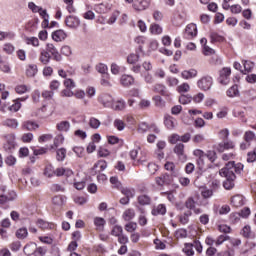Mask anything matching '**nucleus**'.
Here are the masks:
<instances>
[{
    "mask_svg": "<svg viewBox=\"0 0 256 256\" xmlns=\"http://www.w3.org/2000/svg\"><path fill=\"white\" fill-rule=\"evenodd\" d=\"M234 169H235V161H230L226 163L225 167L219 171L220 176L225 177L226 179L223 182V187L228 191H230V189H233V187H235V179H237V176L233 171Z\"/></svg>",
    "mask_w": 256,
    "mask_h": 256,
    "instance_id": "f257e3e1",
    "label": "nucleus"
},
{
    "mask_svg": "<svg viewBox=\"0 0 256 256\" xmlns=\"http://www.w3.org/2000/svg\"><path fill=\"white\" fill-rule=\"evenodd\" d=\"M17 147V142H15V136L10 134L6 137V143L3 145V149L7 155H13Z\"/></svg>",
    "mask_w": 256,
    "mask_h": 256,
    "instance_id": "f03ea898",
    "label": "nucleus"
},
{
    "mask_svg": "<svg viewBox=\"0 0 256 256\" xmlns=\"http://www.w3.org/2000/svg\"><path fill=\"white\" fill-rule=\"evenodd\" d=\"M44 50L48 55H51L54 61H57L58 63L63 61V56H61V53H59V50H57L55 45L48 43L46 44V48Z\"/></svg>",
    "mask_w": 256,
    "mask_h": 256,
    "instance_id": "7ed1b4c3",
    "label": "nucleus"
},
{
    "mask_svg": "<svg viewBox=\"0 0 256 256\" xmlns=\"http://www.w3.org/2000/svg\"><path fill=\"white\" fill-rule=\"evenodd\" d=\"M197 85L201 91H209L213 87V78L211 76H203L198 80Z\"/></svg>",
    "mask_w": 256,
    "mask_h": 256,
    "instance_id": "20e7f679",
    "label": "nucleus"
},
{
    "mask_svg": "<svg viewBox=\"0 0 256 256\" xmlns=\"http://www.w3.org/2000/svg\"><path fill=\"white\" fill-rule=\"evenodd\" d=\"M173 177L177 176H174L173 174L164 173L156 178V183L157 185H159V187H163V185H173Z\"/></svg>",
    "mask_w": 256,
    "mask_h": 256,
    "instance_id": "39448f33",
    "label": "nucleus"
},
{
    "mask_svg": "<svg viewBox=\"0 0 256 256\" xmlns=\"http://www.w3.org/2000/svg\"><path fill=\"white\" fill-rule=\"evenodd\" d=\"M229 77H231V68H223L219 72L218 82L221 85H229Z\"/></svg>",
    "mask_w": 256,
    "mask_h": 256,
    "instance_id": "423d86ee",
    "label": "nucleus"
},
{
    "mask_svg": "<svg viewBox=\"0 0 256 256\" xmlns=\"http://www.w3.org/2000/svg\"><path fill=\"white\" fill-rule=\"evenodd\" d=\"M214 149L218 151V153H224L229 149H235V142L225 140L218 145H214Z\"/></svg>",
    "mask_w": 256,
    "mask_h": 256,
    "instance_id": "0eeeda50",
    "label": "nucleus"
},
{
    "mask_svg": "<svg viewBox=\"0 0 256 256\" xmlns=\"http://www.w3.org/2000/svg\"><path fill=\"white\" fill-rule=\"evenodd\" d=\"M65 25L69 27V29H77V27L81 25V20H79L77 16L69 15L65 19Z\"/></svg>",
    "mask_w": 256,
    "mask_h": 256,
    "instance_id": "6e6552de",
    "label": "nucleus"
},
{
    "mask_svg": "<svg viewBox=\"0 0 256 256\" xmlns=\"http://www.w3.org/2000/svg\"><path fill=\"white\" fill-rule=\"evenodd\" d=\"M174 153L177 154L179 161L185 163L187 161V155H185V144L178 143L174 147Z\"/></svg>",
    "mask_w": 256,
    "mask_h": 256,
    "instance_id": "1a4fd4ad",
    "label": "nucleus"
},
{
    "mask_svg": "<svg viewBox=\"0 0 256 256\" xmlns=\"http://www.w3.org/2000/svg\"><path fill=\"white\" fill-rule=\"evenodd\" d=\"M184 37L185 39H193V37H197V25L188 24L184 32Z\"/></svg>",
    "mask_w": 256,
    "mask_h": 256,
    "instance_id": "9d476101",
    "label": "nucleus"
},
{
    "mask_svg": "<svg viewBox=\"0 0 256 256\" xmlns=\"http://www.w3.org/2000/svg\"><path fill=\"white\" fill-rule=\"evenodd\" d=\"M15 199H17V193L11 190L7 194L0 195V205H5V203H9V201H15Z\"/></svg>",
    "mask_w": 256,
    "mask_h": 256,
    "instance_id": "9b49d317",
    "label": "nucleus"
},
{
    "mask_svg": "<svg viewBox=\"0 0 256 256\" xmlns=\"http://www.w3.org/2000/svg\"><path fill=\"white\" fill-rule=\"evenodd\" d=\"M98 101L103 104V107H111L113 105V96L109 94H102L99 96Z\"/></svg>",
    "mask_w": 256,
    "mask_h": 256,
    "instance_id": "f8f14e48",
    "label": "nucleus"
},
{
    "mask_svg": "<svg viewBox=\"0 0 256 256\" xmlns=\"http://www.w3.org/2000/svg\"><path fill=\"white\" fill-rule=\"evenodd\" d=\"M151 5V0L135 1L133 8L135 11H145Z\"/></svg>",
    "mask_w": 256,
    "mask_h": 256,
    "instance_id": "ddd939ff",
    "label": "nucleus"
},
{
    "mask_svg": "<svg viewBox=\"0 0 256 256\" xmlns=\"http://www.w3.org/2000/svg\"><path fill=\"white\" fill-rule=\"evenodd\" d=\"M153 92L159 93L162 97H169V95H171L169 90H167V87L163 84H155L153 86Z\"/></svg>",
    "mask_w": 256,
    "mask_h": 256,
    "instance_id": "4468645a",
    "label": "nucleus"
},
{
    "mask_svg": "<svg viewBox=\"0 0 256 256\" xmlns=\"http://www.w3.org/2000/svg\"><path fill=\"white\" fill-rule=\"evenodd\" d=\"M52 39L53 41H56V43H59L67 39V34L63 30H56L52 33Z\"/></svg>",
    "mask_w": 256,
    "mask_h": 256,
    "instance_id": "2eb2a0df",
    "label": "nucleus"
},
{
    "mask_svg": "<svg viewBox=\"0 0 256 256\" xmlns=\"http://www.w3.org/2000/svg\"><path fill=\"white\" fill-rule=\"evenodd\" d=\"M120 83L123 87H131L135 83V78L131 75L124 74L121 76Z\"/></svg>",
    "mask_w": 256,
    "mask_h": 256,
    "instance_id": "dca6fc26",
    "label": "nucleus"
},
{
    "mask_svg": "<svg viewBox=\"0 0 256 256\" xmlns=\"http://www.w3.org/2000/svg\"><path fill=\"white\" fill-rule=\"evenodd\" d=\"M241 235L245 238V239H255L256 234L255 232H253L251 230V226L250 225H245L241 231Z\"/></svg>",
    "mask_w": 256,
    "mask_h": 256,
    "instance_id": "f3484780",
    "label": "nucleus"
},
{
    "mask_svg": "<svg viewBox=\"0 0 256 256\" xmlns=\"http://www.w3.org/2000/svg\"><path fill=\"white\" fill-rule=\"evenodd\" d=\"M22 129L26 131H35V129H39V124H37V122L28 120L23 122Z\"/></svg>",
    "mask_w": 256,
    "mask_h": 256,
    "instance_id": "a211bd4d",
    "label": "nucleus"
},
{
    "mask_svg": "<svg viewBox=\"0 0 256 256\" xmlns=\"http://www.w3.org/2000/svg\"><path fill=\"white\" fill-rule=\"evenodd\" d=\"M39 61L42 62L43 65H49L51 62V54H48L45 49L41 50Z\"/></svg>",
    "mask_w": 256,
    "mask_h": 256,
    "instance_id": "6ab92c4d",
    "label": "nucleus"
},
{
    "mask_svg": "<svg viewBox=\"0 0 256 256\" xmlns=\"http://www.w3.org/2000/svg\"><path fill=\"white\" fill-rule=\"evenodd\" d=\"M107 221L104 220L103 217H95L94 218V225L97 231H103L105 229Z\"/></svg>",
    "mask_w": 256,
    "mask_h": 256,
    "instance_id": "aec40b11",
    "label": "nucleus"
},
{
    "mask_svg": "<svg viewBox=\"0 0 256 256\" xmlns=\"http://www.w3.org/2000/svg\"><path fill=\"white\" fill-rule=\"evenodd\" d=\"M197 70L196 69H190V70H184L181 73V77L183 79H193L195 77H197Z\"/></svg>",
    "mask_w": 256,
    "mask_h": 256,
    "instance_id": "412c9836",
    "label": "nucleus"
},
{
    "mask_svg": "<svg viewBox=\"0 0 256 256\" xmlns=\"http://www.w3.org/2000/svg\"><path fill=\"white\" fill-rule=\"evenodd\" d=\"M231 203L234 207H243L245 201L243 200L242 195H235L231 198Z\"/></svg>",
    "mask_w": 256,
    "mask_h": 256,
    "instance_id": "4be33fe9",
    "label": "nucleus"
},
{
    "mask_svg": "<svg viewBox=\"0 0 256 256\" xmlns=\"http://www.w3.org/2000/svg\"><path fill=\"white\" fill-rule=\"evenodd\" d=\"M167 213V207L165 204H159L156 208L152 210V215L157 217V215H165Z\"/></svg>",
    "mask_w": 256,
    "mask_h": 256,
    "instance_id": "5701e85b",
    "label": "nucleus"
},
{
    "mask_svg": "<svg viewBox=\"0 0 256 256\" xmlns=\"http://www.w3.org/2000/svg\"><path fill=\"white\" fill-rule=\"evenodd\" d=\"M164 167H165L166 171H170V175H173L174 177L179 176V171L175 169V163L166 162Z\"/></svg>",
    "mask_w": 256,
    "mask_h": 256,
    "instance_id": "b1692460",
    "label": "nucleus"
},
{
    "mask_svg": "<svg viewBox=\"0 0 256 256\" xmlns=\"http://www.w3.org/2000/svg\"><path fill=\"white\" fill-rule=\"evenodd\" d=\"M164 125L167 129H174L175 128V118L171 115H166L164 117Z\"/></svg>",
    "mask_w": 256,
    "mask_h": 256,
    "instance_id": "393cba45",
    "label": "nucleus"
},
{
    "mask_svg": "<svg viewBox=\"0 0 256 256\" xmlns=\"http://www.w3.org/2000/svg\"><path fill=\"white\" fill-rule=\"evenodd\" d=\"M114 111H123L126 107V103L124 100H118L116 102H112V105L110 106Z\"/></svg>",
    "mask_w": 256,
    "mask_h": 256,
    "instance_id": "a878e982",
    "label": "nucleus"
},
{
    "mask_svg": "<svg viewBox=\"0 0 256 256\" xmlns=\"http://www.w3.org/2000/svg\"><path fill=\"white\" fill-rule=\"evenodd\" d=\"M66 197L63 195H56L52 198L53 205H57L58 207H62L65 204Z\"/></svg>",
    "mask_w": 256,
    "mask_h": 256,
    "instance_id": "bb28decb",
    "label": "nucleus"
},
{
    "mask_svg": "<svg viewBox=\"0 0 256 256\" xmlns=\"http://www.w3.org/2000/svg\"><path fill=\"white\" fill-rule=\"evenodd\" d=\"M191 215H193V212H191V210H187L186 212H184L183 215H180L179 221L181 225H187V223H189V217H191Z\"/></svg>",
    "mask_w": 256,
    "mask_h": 256,
    "instance_id": "cd10ccee",
    "label": "nucleus"
},
{
    "mask_svg": "<svg viewBox=\"0 0 256 256\" xmlns=\"http://www.w3.org/2000/svg\"><path fill=\"white\" fill-rule=\"evenodd\" d=\"M66 157H67V149L59 148L56 150V160L57 161H65Z\"/></svg>",
    "mask_w": 256,
    "mask_h": 256,
    "instance_id": "c85d7f7f",
    "label": "nucleus"
},
{
    "mask_svg": "<svg viewBox=\"0 0 256 256\" xmlns=\"http://www.w3.org/2000/svg\"><path fill=\"white\" fill-rule=\"evenodd\" d=\"M27 98H18L14 101V104L12 106H9V111H14V113H17L19 109H21V101H25Z\"/></svg>",
    "mask_w": 256,
    "mask_h": 256,
    "instance_id": "c756f323",
    "label": "nucleus"
},
{
    "mask_svg": "<svg viewBox=\"0 0 256 256\" xmlns=\"http://www.w3.org/2000/svg\"><path fill=\"white\" fill-rule=\"evenodd\" d=\"M194 244L193 243H185L183 248V253L187 256L195 255V251L193 250Z\"/></svg>",
    "mask_w": 256,
    "mask_h": 256,
    "instance_id": "7c9ffc66",
    "label": "nucleus"
},
{
    "mask_svg": "<svg viewBox=\"0 0 256 256\" xmlns=\"http://www.w3.org/2000/svg\"><path fill=\"white\" fill-rule=\"evenodd\" d=\"M70 128H71V123H69V121H61L56 126V129H58L59 131H64V132L69 131Z\"/></svg>",
    "mask_w": 256,
    "mask_h": 256,
    "instance_id": "2f4dec72",
    "label": "nucleus"
},
{
    "mask_svg": "<svg viewBox=\"0 0 256 256\" xmlns=\"http://www.w3.org/2000/svg\"><path fill=\"white\" fill-rule=\"evenodd\" d=\"M27 235H29V231L25 227L19 228L16 231L17 239H27Z\"/></svg>",
    "mask_w": 256,
    "mask_h": 256,
    "instance_id": "473e14b6",
    "label": "nucleus"
},
{
    "mask_svg": "<svg viewBox=\"0 0 256 256\" xmlns=\"http://www.w3.org/2000/svg\"><path fill=\"white\" fill-rule=\"evenodd\" d=\"M226 95L228 97H237V95H239V86L235 84L232 87H230L227 90Z\"/></svg>",
    "mask_w": 256,
    "mask_h": 256,
    "instance_id": "72a5a7b5",
    "label": "nucleus"
},
{
    "mask_svg": "<svg viewBox=\"0 0 256 256\" xmlns=\"http://www.w3.org/2000/svg\"><path fill=\"white\" fill-rule=\"evenodd\" d=\"M211 43H222L224 41V37L219 35L217 32L210 33Z\"/></svg>",
    "mask_w": 256,
    "mask_h": 256,
    "instance_id": "f704fd0d",
    "label": "nucleus"
},
{
    "mask_svg": "<svg viewBox=\"0 0 256 256\" xmlns=\"http://www.w3.org/2000/svg\"><path fill=\"white\" fill-rule=\"evenodd\" d=\"M150 33H152V35H161L163 28L159 24H151Z\"/></svg>",
    "mask_w": 256,
    "mask_h": 256,
    "instance_id": "c9c22d12",
    "label": "nucleus"
},
{
    "mask_svg": "<svg viewBox=\"0 0 256 256\" xmlns=\"http://www.w3.org/2000/svg\"><path fill=\"white\" fill-rule=\"evenodd\" d=\"M242 63L244 66L245 75H247V73H251V71H253V67H255V63H253L251 61H247V60H244Z\"/></svg>",
    "mask_w": 256,
    "mask_h": 256,
    "instance_id": "e433bc0d",
    "label": "nucleus"
},
{
    "mask_svg": "<svg viewBox=\"0 0 256 256\" xmlns=\"http://www.w3.org/2000/svg\"><path fill=\"white\" fill-rule=\"evenodd\" d=\"M205 157H207L211 163H215V161H217V152H215V150H208L205 153Z\"/></svg>",
    "mask_w": 256,
    "mask_h": 256,
    "instance_id": "4c0bfd02",
    "label": "nucleus"
},
{
    "mask_svg": "<svg viewBox=\"0 0 256 256\" xmlns=\"http://www.w3.org/2000/svg\"><path fill=\"white\" fill-rule=\"evenodd\" d=\"M191 101H193V97H191V95H181L179 97V103H181V105H187L189 103H191Z\"/></svg>",
    "mask_w": 256,
    "mask_h": 256,
    "instance_id": "58836bf2",
    "label": "nucleus"
},
{
    "mask_svg": "<svg viewBox=\"0 0 256 256\" xmlns=\"http://www.w3.org/2000/svg\"><path fill=\"white\" fill-rule=\"evenodd\" d=\"M138 203L139 205H150L151 198L147 195H140L138 197Z\"/></svg>",
    "mask_w": 256,
    "mask_h": 256,
    "instance_id": "ea45409f",
    "label": "nucleus"
},
{
    "mask_svg": "<svg viewBox=\"0 0 256 256\" xmlns=\"http://www.w3.org/2000/svg\"><path fill=\"white\" fill-rule=\"evenodd\" d=\"M122 195H125L128 199H132V197H135V190L130 188H123L121 190Z\"/></svg>",
    "mask_w": 256,
    "mask_h": 256,
    "instance_id": "a19ab883",
    "label": "nucleus"
},
{
    "mask_svg": "<svg viewBox=\"0 0 256 256\" xmlns=\"http://www.w3.org/2000/svg\"><path fill=\"white\" fill-rule=\"evenodd\" d=\"M175 237L176 239H185L187 237V229L180 228L175 231Z\"/></svg>",
    "mask_w": 256,
    "mask_h": 256,
    "instance_id": "79ce46f5",
    "label": "nucleus"
},
{
    "mask_svg": "<svg viewBox=\"0 0 256 256\" xmlns=\"http://www.w3.org/2000/svg\"><path fill=\"white\" fill-rule=\"evenodd\" d=\"M27 77H35L37 75V65H30L26 70Z\"/></svg>",
    "mask_w": 256,
    "mask_h": 256,
    "instance_id": "37998d69",
    "label": "nucleus"
},
{
    "mask_svg": "<svg viewBox=\"0 0 256 256\" xmlns=\"http://www.w3.org/2000/svg\"><path fill=\"white\" fill-rule=\"evenodd\" d=\"M5 163L9 167H13L17 163V158L13 156V154H8V156L5 158Z\"/></svg>",
    "mask_w": 256,
    "mask_h": 256,
    "instance_id": "c03bdc74",
    "label": "nucleus"
},
{
    "mask_svg": "<svg viewBox=\"0 0 256 256\" xmlns=\"http://www.w3.org/2000/svg\"><path fill=\"white\" fill-rule=\"evenodd\" d=\"M97 71H98V73H101L103 77H109V74L107 73V71H108L107 65L99 64L97 66Z\"/></svg>",
    "mask_w": 256,
    "mask_h": 256,
    "instance_id": "a18cd8bd",
    "label": "nucleus"
},
{
    "mask_svg": "<svg viewBox=\"0 0 256 256\" xmlns=\"http://www.w3.org/2000/svg\"><path fill=\"white\" fill-rule=\"evenodd\" d=\"M89 126L91 127V129H99V127L101 126V121H99V119L97 118H90L89 120Z\"/></svg>",
    "mask_w": 256,
    "mask_h": 256,
    "instance_id": "49530a36",
    "label": "nucleus"
},
{
    "mask_svg": "<svg viewBox=\"0 0 256 256\" xmlns=\"http://www.w3.org/2000/svg\"><path fill=\"white\" fill-rule=\"evenodd\" d=\"M139 54H130L127 57V63H129L130 65H135V63H137V61H139Z\"/></svg>",
    "mask_w": 256,
    "mask_h": 256,
    "instance_id": "de8ad7c7",
    "label": "nucleus"
},
{
    "mask_svg": "<svg viewBox=\"0 0 256 256\" xmlns=\"http://www.w3.org/2000/svg\"><path fill=\"white\" fill-rule=\"evenodd\" d=\"M122 233H123V227L119 225L114 226L111 231V235H113L114 237H119L122 235Z\"/></svg>",
    "mask_w": 256,
    "mask_h": 256,
    "instance_id": "09e8293b",
    "label": "nucleus"
},
{
    "mask_svg": "<svg viewBox=\"0 0 256 256\" xmlns=\"http://www.w3.org/2000/svg\"><path fill=\"white\" fill-rule=\"evenodd\" d=\"M44 175L49 178H51V177H53V175H55V169L53 168V165H48L45 167Z\"/></svg>",
    "mask_w": 256,
    "mask_h": 256,
    "instance_id": "8fccbe9b",
    "label": "nucleus"
},
{
    "mask_svg": "<svg viewBox=\"0 0 256 256\" xmlns=\"http://www.w3.org/2000/svg\"><path fill=\"white\" fill-rule=\"evenodd\" d=\"M27 45H33V47H39V39L37 37H26Z\"/></svg>",
    "mask_w": 256,
    "mask_h": 256,
    "instance_id": "3c124183",
    "label": "nucleus"
},
{
    "mask_svg": "<svg viewBox=\"0 0 256 256\" xmlns=\"http://www.w3.org/2000/svg\"><path fill=\"white\" fill-rule=\"evenodd\" d=\"M4 125H6V127H11L12 129H17L19 123L15 119H7L4 122Z\"/></svg>",
    "mask_w": 256,
    "mask_h": 256,
    "instance_id": "603ef678",
    "label": "nucleus"
},
{
    "mask_svg": "<svg viewBox=\"0 0 256 256\" xmlns=\"http://www.w3.org/2000/svg\"><path fill=\"white\" fill-rule=\"evenodd\" d=\"M135 217V210L133 209H128L124 212V219L125 221H131Z\"/></svg>",
    "mask_w": 256,
    "mask_h": 256,
    "instance_id": "864d4df0",
    "label": "nucleus"
},
{
    "mask_svg": "<svg viewBox=\"0 0 256 256\" xmlns=\"http://www.w3.org/2000/svg\"><path fill=\"white\" fill-rule=\"evenodd\" d=\"M136 230H137V223L135 222H130L125 225V231H127L128 233H133V231H136Z\"/></svg>",
    "mask_w": 256,
    "mask_h": 256,
    "instance_id": "5fc2aeb1",
    "label": "nucleus"
},
{
    "mask_svg": "<svg viewBox=\"0 0 256 256\" xmlns=\"http://www.w3.org/2000/svg\"><path fill=\"white\" fill-rule=\"evenodd\" d=\"M63 141H65V138L63 136H57L54 139V144L51 146V149H55L57 147H59V145H62Z\"/></svg>",
    "mask_w": 256,
    "mask_h": 256,
    "instance_id": "6e6d98bb",
    "label": "nucleus"
},
{
    "mask_svg": "<svg viewBox=\"0 0 256 256\" xmlns=\"http://www.w3.org/2000/svg\"><path fill=\"white\" fill-rule=\"evenodd\" d=\"M185 207L193 211V209H195V200L192 197L188 198L185 202Z\"/></svg>",
    "mask_w": 256,
    "mask_h": 256,
    "instance_id": "4d7b16f0",
    "label": "nucleus"
},
{
    "mask_svg": "<svg viewBox=\"0 0 256 256\" xmlns=\"http://www.w3.org/2000/svg\"><path fill=\"white\" fill-rule=\"evenodd\" d=\"M166 83H167V85H169V87H175V86L179 85V80L175 77H168L166 79Z\"/></svg>",
    "mask_w": 256,
    "mask_h": 256,
    "instance_id": "13d9d810",
    "label": "nucleus"
},
{
    "mask_svg": "<svg viewBox=\"0 0 256 256\" xmlns=\"http://www.w3.org/2000/svg\"><path fill=\"white\" fill-rule=\"evenodd\" d=\"M237 215H238V217H243L244 219H247V217H249L251 215V209H249V207H245Z\"/></svg>",
    "mask_w": 256,
    "mask_h": 256,
    "instance_id": "bf43d9fd",
    "label": "nucleus"
},
{
    "mask_svg": "<svg viewBox=\"0 0 256 256\" xmlns=\"http://www.w3.org/2000/svg\"><path fill=\"white\" fill-rule=\"evenodd\" d=\"M114 127H116L118 131H123V129H125V122H123V120L116 119L114 121Z\"/></svg>",
    "mask_w": 256,
    "mask_h": 256,
    "instance_id": "052dcab7",
    "label": "nucleus"
},
{
    "mask_svg": "<svg viewBox=\"0 0 256 256\" xmlns=\"http://www.w3.org/2000/svg\"><path fill=\"white\" fill-rule=\"evenodd\" d=\"M61 55H65V57H69L71 56V47L70 46H62L61 50H60Z\"/></svg>",
    "mask_w": 256,
    "mask_h": 256,
    "instance_id": "680f3d73",
    "label": "nucleus"
},
{
    "mask_svg": "<svg viewBox=\"0 0 256 256\" xmlns=\"http://www.w3.org/2000/svg\"><path fill=\"white\" fill-rule=\"evenodd\" d=\"M64 86L66 87V89H74L75 81H73V79L71 78H68L64 80Z\"/></svg>",
    "mask_w": 256,
    "mask_h": 256,
    "instance_id": "e2e57ef3",
    "label": "nucleus"
},
{
    "mask_svg": "<svg viewBox=\"0 0 256 256\" xmlns=\"http://www.w3.org/2000/svg\"><path fill=\"white\" fill-rule=\"evenodd\" d=\"M23 143H31L33 141V133H25L22 135Z\"/></svg>",
    "mask_w": 256,
    "mask_h": 256,
    "instance_id": "0e129e2a",
    "label": "nucleus"
},
{
    "mask_svg": "<svg viewBox=\"0 0 256 256\" xmlns=\"http://www.w3.org/2000/svg\"><path fill=\"white\" fill-rule=\"evenodd\" d=\"M96 13L103 14L107 11V6L105 4H98L95 6Z\"/></svg>",
    "mask_w": 256,
    "mask_h": 256,
    "instance_id": "69168bd1",
    "label": "nucleus"
},
{
    "mask_svg": "<svg viewBox=\"0 0 256 256\" xmlns=\"http://www.w3.org/2000/svg\"><path fill=\"white\" fill-rule=\"evenodd\" d=\"M218 230L220 231V233H225V234L231 233V228L225 224L219 225Z\"/></svg>",
    "mask_w": 256,
    "mask_h": 256,
    "instance_id": "338daca9",
    "label": "nucleus"
},
{
    "mask_svg": "<svg viewBox=\"0 0 256 256\" xmlns=\"http://www.w3.org/2000/svg\"><path fill=\"white\" fill-rule=\"evenodd\" d=\"M256 162V154L252 152H248L247 154V163H255Z\"/></svg>",
    "mask_w": 256,
    "mask_h": 256,
    "instance_id": "774afa93",
    "label": "nucleus"
}]
</instances>
